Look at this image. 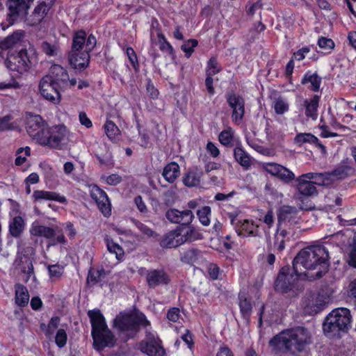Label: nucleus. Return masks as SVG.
<instances>
[{"label":"nucleus","instance_id":"f257e3e1","mask_svg":"<svg viewBox=\"0 0 356 356\" xmlns=\"http://www.w3.org/2000/svg\"><path fill=\"white\" fill-rule=\"evenodd\" d=\"M328 252L325 247L316 245L306 248L296 255L293 261V270L305 275V270H317L315 277L320 278L328 267Z\"/></svg>","mask_w":356,"mask_h":356},{"label":"nucleus","instance_id":"f03ea898","mask_svg":"<svg viewBox=\"0 0 356 356\" xmlns=\"http://www.w3.org/2000/svg\"><path fill=\"white\" fill-rule=\"evenodd\" d=\"M311 342L309 332L303 327H296L280 332L269 341L275 349L302 351Z\"/></svg>","mask_w":356,"mask_h":356},{"label":"nucleus","instance_id":"7ed1b4c3","mask_svg":"<svg viewBox=\"0 0 356 356\" xmlns=\"http://www.w3.org/2000/svg\"><path fill=\"white\" fill-rule=\"evenodd\" d=\"M88 316L91 323V334L95 348L97 350H102L106 347L114 346L116 339L108 329L105 318L100 310H89Z\"/></svg>","mask_w":356,"mask_h":356},{"label":"nucleus","instance_id":"20e7f679","mask_svg":"<svg viewBox=\"0 0 356 356\" xmlns=\"http://www.w3.org/2000/svg\"><path fill=\"white\" fill-rule=\"evenodd\" d=\"M114 325L120 335L125 340L134 337L139 331L140 326L147 327L149 322L143 314H120L114 320Z\"/></svg>","mask_w":356,"mask_h":356},{"label":"nucleus","instance_id":"39448f33","mask_svg":"<svg viewBox=\"0 0 356 356\" xmlns=\"http://www.w3.org/2000/svg\"><path fill=\"white\" fill-rule=\"evenodd\" d=\"M352 316L348 309L337 308L325 318L323 324L324 332L328 337L338 335L340 332H346L350 327Z\"/></svg>","mask_w":356,"mask_h":356},{"label":"nucleus","instance_id":"423d86ee","mask_svg":"<svg viewBox=\"0 0 356 356\" xmlns=\"http://www.w3.org/2000/svg\"><path fill=\"white\" fill-rule=\"evenodd\" d=\"M96 44V38L92 34L88 35L84 51L68 53V60L70 65L79 72L86 69L90 63V53L94 49Z\"/></svg>","mask_w":356,"mask_h":356},{"label":"nucleus","instance_id":"0eeeda50","mask_svg":"<svg viewBox=\"0 0 356 356\" xmlns=\"http://www.w3.org/2000/svg\"><path fill=\"white\" fill-rule=\"evenodd\" d=\"M31 2V0H8L7 2L8 24L5 25L2 23L1 24L2 29L5 30L14 23L25 19Z\"/></svg>","mask_w":356,"mask_h":356},{"label":"nucleus","instance_id":"6e6552de","mask_svg":"<svg viewBox=\"0 0 356 356\" xmlns=\"http://www.w3.org/2000/svg\"><path fill=\"white\" fill-rule=\"evenodd\" d=\"M5 64L11 71L19 74L28 72L31 67V61L28 50L21 49L17 52L8 54Z\"/></svg>","mask_w":356,"mask_h":356},{"label":"nucleus","instance_id":"1a4fd4ad","mask_svg":"<svg viewBox=\"0 0 356 356\" xmlns=\"http://www.w3.org/2000/svg\"><path fill=\"white\" fill-rule=\"evenodd\" d=\"M29 232L32 236L44 237L51 240L50 245H56L58 243L65 244L67 243L62 230L58 229L57 227L54 229L33 222Z\"/></svg>","mask_w":356,"mask_h":356},{"label":"nucleus","instance_id":"9d476101","mask_svg":"<svg viewBox=\"0 0 356 356\" xmlns=\"http://www.w3.org/2000/svg\"><path fill=\"white\" fill-rule=\"evenodd\" d=\"M301 275V274H296L289 266L283 267L275 280V290L282 293H287L293 290L296 281Z\"/></svg>","mask_w":356,"mask_h":356},{"label":"nucleus","instance_id":"9b49d317","mask_svg":"<svg viewBox=\"0 0 356 356\" xmlns=\"http://www.w3.org/2000/svg\"><path fill=\"white\" fill-rule=\"evenodd\" d=\"M67 134V129L66 127L63 125H58L52 127H47L40 144L53 148H58L60 147L62 141L66 138Z\"/></svg>","mask_w":356,"mask_h":356},{"label":"nucleus","instance_id":"f8f14e48","mask_svg":"<svg viewBox=\"0 0 356 356\" xmlns=\"http://www.w3.org/2000/svg\"><path fill=\"white\" fill-rule=\"evenodd\" d=\"M48 125L46 122L38 115H28L26 119V129L29 135L40 144L44 135Z\"/></svg>","mask_w":356,"mask_h":356},{"label":"nucleus","instance_id":"ddd939ff","mask_svg":"<svg viewBox=\"0 0 356 356\" xmlns=\"http://www.w3.org/2000/svg\"><path fill=\"white\" fill-rule=\"evenodd\" d=\"M138 349L148 356H164L165 353L161 341L150 332H147L145 339L138 343Z\"/></svg>","mask_w":356,"mask_h":356},{"label":"nucleus","instance_id":"4468645a","mask_svg":"<svg viewBox=\"0 0 356 356\" xmlns=\"http://www.w3.org/2000/svg\"><path fill=\"white\" fill-rule=\"evenodd\" d=\"M52 81L49 76H44L40 81L39 90L45 99L54 104H58L60 101V88Z\"/></svg>","mask_w":356,"mask_h":356},{"label":"nucleus","instance_id":"2eb2a0df","mask_svg":"<svg viewBox=\"0 0 356 356\" xmlns=\"http://www.w3.org/2000/svg\"><path fill=\"white\" fill-rule=\"evenodd\" d=\"M227 102L232 109V119L234 122L239 124L245 115V100L239 95L229 92L226 95Z\"/></svg>","mask_w":356,"mask_h":356},{"label":"nucleus","instance_id":"dca6fc26","mask_svg":"<svg viewBox=\"0 0 356 356\" xmlns=\"http://www.w3.org/2000/svg\"><path fill=\"white\" fill-rule=\"evenodd\" d=\"M300 216L296 207L284 205L281 207L277 212V222L279 225H284V227H293L300 223Z\"/></svg>","mask_w":356,"mask_h":356},{"label":"nucleus","instance_id":"f3484780","mask_svg":"<svg viewBox=\"0 0 356 356\" xmlns=\"http://www.w3.org/2000/svg\"><path fill=\"white\" fill-rule=\"evenodd\" d=\"M90 196L103 215L109 216L111 213V204L106 193L98 186H93L90 189Z\"/></svg>","mask_w":356,"mask_h":356},{"label":"nucleus","instance_id":"a211bd4d","mask_svg":"<svg viewBox=\"0 0 356 356\" xmlns=\"http://www.w3.org/2000/svg\"><path fill=\"white\" fill-rule=\"evenodd\" d=\"M165 217L170 222L186 226L192 222L194 215L189 209L179 211L176 209H170L166 211Z\"/></svg>","mask_w":356,"mask_h":356},{"label":"nucleus","instance_id":"6ab92c4d","mask_svg":"<svg viewBox=\"0 0 356 356\" xmlns=\"http://www.w3.org/2000/svg\"><path fill=\"white\" fill-rule=\"evenodd\" d=\"M51 79L54 84H56L60 88H64L67 86L69 76L67 71L59 65H53L49 74L45 75Z\"/></svg>","mask_w":356,"mask_h":356},{"label":"nucleus","instance_id":"aec40b11","mask_svg":"<svg viewBox=\"0 0 356 356\" xmlns=\"http://www.w3.org/2000/svg\"><path fill=\"white\" fill-rule=\"evenodd\" d=\"M306 173L296 179V188L300 195L309 197L317 194V190L311 179L306 178Z\"/></svg>","mask_w":356,"mask_h":356},{"label":"nucleus","instance_id":"412c9836","mask_svg":"<svg viewBox=\"0 0 356 356\" xmlns=\"http://www.w3.org/2000/svg\"><path fill=\"white\" fill-rule=\"evenodd\" d=\"M259 226L252 220H243L236 225V231L239 236L255 237L259 235Z\"/></svg>","mask_w":356,"mask_h":356},{"label":"nucleus","instance_id":"4be33fe9","mask_svg":"<svg viewBox=\"0 0 356 356\" xmlns=\"http://www.w3.org/2000/svg\"><path fill=\"white\" fill-rule=\"evenodd\" d=\"M146 281L149 287L154 288L161 284H167L170 280L164 270L154 269L147 271Z\"/></svg>","mask_w":356,"mask_h":356},{"label":"nucleus","instance_id":"5701e85b","mask_svg":"<svg viewBox=\"0 0 356 356\" xmlns=\"http://www.w3.org/2000/svg\"><path fill=\"white\" fill-rule=\"evenodd\" d=\"M182 227H178L177 229L166 234L160 242V245L164 248H176L183 244V241L180 239Z\"/></svg>","mask_w":356,"mask_h":356},{"label":"nucleus","instance_id":"b1692460","mask_svg":"<svg viewBox=\"0 0 356 356\" xmlns=\"http://www.w3.org/2000/svg\"><path fill=\"white\" fill-rule=\"evenodd\" d=\"M32 197L35 202L54 200L60 203H67V199L65 196L52 191L36 190L33 191Z\"/></svg>","mask_w":356,"mask_h":356},{"label":"nucleus","instance_id":"393cba45","mask_svg":"<svg viewBox=\"0 0 356 356\" xmlns=\"http://www.w3.org/2000/svg\"><path fill=\"white\" fill-rule=\"evenodd\" d=\"M306 175L307 176L305 177L311 179L314 186L315 184L318 186H325L332 182L334 172H308L306 173Z\"/></svg>","mask_w":356,"mask_h":356},{"label":"nucleus","instance_id":"a878e982","mask_svg":"<svg viewBox=\"0 0 356 356\" xmlns=\"http://www.w3.org/2000/svg\"><path fill=\"white\" fill-rule=\"evenodd\" d=\"M88 37L83 30L75 31L73 35L71 50L69 52H79L86 49Z\"/></svg>","mask_w":356,"mask_h":356},{"label":"nucleus","instance_id":"bb28decb","mask_svg":"<svg viewBox=\"0 0 356 356\" xmlns=\"http://www.w3.org/2000/svg\"><path fill=\"white\" fill-rule=\"evenodd\" d=\"M179 165L176 162L168 163L163 170V178L169 183H173L179 176Z\"/></svg>","mask_w":356,"mask_h":356},{"label":"nucleus","instance_id":"cd10ccee","mask_svg":"<svg viewBox=\"0 0 356 356\" xmlns=\"http://www.w3.org/2000/svg\"><path fill=\"white\" fill-rule=\"evenodd\" d=\"M15 303L21 307L26 306L29 301V294L26 287L21 284H17L15 286Z\"/></svg>","mask_w":356,"mask_h":356},{"label":"nucleus","instance_id":"c85d7f7f","mask_svg":"<svg viewBox=\"0 0 356 356\" xmlns=\"http://www.w3.org/2000/svg\"><path fill=\"white\" fill-rule=\"evenodd\" d=\"M33 252L31 246L26 245L22 243H18L17 257L15 264L17 266H21L27 261H31L29 255Z\"/></svg>","mask_w":356,"mask_h":356},{"label":"nucleus","instance_id":"c756f323","mask_svg":"<svg viewBox=\"0 0 356 356\" xmlns=\"http://www.w3.org/2000/svg\"><path fill=\"white\" fill-rule=\"evenodd\" d=\"M25 222L22 217L15 216L9 222V233L14 238H18L23 233Z\"/></svg>","mask_w":356,"mask_h":356},{"label":"nucleus","instance_id":"7c9ffc66","mask_svg":"<svg viewBox=\"0 0 356 356\" xmlns=\"http://www.w3.org/2000/svg\"><path fill=\"white\" fill-rule=\"evenodd\" d=\"M320 97L318 95H314L310 99H306L304 102L305 106V115L307 118H311L312 120H316L318 116V108Z\"/></svg>","mask_w":356,"mask_h":356},{"label":"nucleus","instance_id":"2f4dec72","mask_svg":"<svg viewBox=\"0 0 356 356\" xmlns=\"http://www.w3.org/2000/svg\"><path fill=\"white\" fill-rule=\"evenodd\" d=\"M202 259L201 252L199 250L191 248L184 251L181 254L180 260L181 262L190 265L197 263Z\"/></svg>","mask_w":356,"mask_h":356},{"label":"nucleus","instance_id":"473e14b6","mask_svg":"<svg viewBox=\"0 0 356 356\" xmlns=\"http://www.w3.org/2000/svg\"><path fill=\"white\" fill-rule=\"evenodd\" d=\"M202 172L197 169L188 171L183 179V182L188 187L197 186L200 184Z\"/></svg>","mask_w":356,"mask_h":356},{"label":"nucleus","instance_id":"72a5a7b5","mask_svg":"<svg viewBox=\"0 0 356 356\" xmlns=\"http://www.w3.org/2000/svg\"><path fill=\"white\" fill-rule=\"evenodd\" d=\"M295 142L299 145L306 143L316 144L323 153L326 152L325 147L319 143L318 139L314 135L308 133H301L296 135Z\"/></svg>","mask_w":356,"mask_h":356},{"label":"nucleus","instance_id":"f704fd0d","mask_svg":"<svg viewBox=\"0 0 356 356\" xmlns=\"http://www.w3.org/2000/svg\"><path fill=\"white\" fill-rule=\"evenodd\" d=\"M240 312L243 318L247 321H249L252 313V304L250 300L248 299L245 294H239V303Z\"/></svg>","mask_w":356,"mask_h":356},{"label":"nucleus","instance_id":"c9c22d12","mask_svg":"<svg viewBox=\"0 0 356 356\" xmlns=\"http://www.w3.org/2000/svg\"><path fill=\"white\" fill-rule=\"evenodd\" d=\"M107 137L112 141H118L120 139L121 131L118 127L111 120L107 119L104 126Z\"/></svg>","mask_w":356,"mask_h":356},{"label":"nucleus","instance_id":"e433bc0d","mask_svg":"<svg viewBox=\"0 0 356 356\" xmlns=\"http://www.w3.org/2000/svg\"><path fill=\"white\" fill-rule=\"evenodd\" d=\"M302 84L310 83L309 86L310 90L314 92H317L319 90L321 83V78L316 74H311L307 72L305 74L304 77L302 79Z\"/></svg>","mask_w":356,"mask_h":356},{"label":"nucleus","instance_id":"4c0bfd02","mask_svg":"<svg viewBox=\"0 0 356 356\" xmlns=\"http://www.w3.org/2000/svg\"><path fill=\"white\" fill-rule=\"evenodd\" d=\"M182 231L180 235V239L183 241V244L186 242H192L202 238V235L195 231L192 227L184 228L181 226Z\"/></svg>","mask_w":356,"mask_h":356},{"label":"nucleus","instance_id":"58836bf2","mask_svg":"<svg viewBox=\"0 0 356 356\" xmlns=\"http://www.w3.org/2000/svg\"><path fill=\"white\" fill-rule=\"evenodd\" d=\"M234 157L241 165L248 168L250 167L252 162L248 154L241 147H236L234 149Z\"/></svg>","mask_w":356,"mask_h":356},{"label":"nucleus","instance_id":"ea45409f","mask_svg":"<svg viewBox=\"0 0 356 356\" xmlns=\"http://www.w3.org/2000/svg\"><path fill=\"white\" fill-rule=\"evenodd\" d=\"M197 215L202 225H209L210 223L211 207L209 206L202 207L197 210Z\"/></svg>","mask_w":356,"mask_h":356},{"label":"nucleus","instance_id":"a19ab883","mask_svg":"<svg viewBox=\"0 0 356 356\" xmlns=\"http://www.w3.org/2000/svg\"><path fill=\"white\" fill-rule=\"evenodd\" d=\"M273 108L277 115H283L289 111V104L285 99L279 97L274 101Z\"/></svg>","mask_w":356,"mask_h":356},{"label":"nucleus","instance_id":"79ce46f5","mask_svg":"<svg viewBox=\"0 0 356 356\" xmlns=\"http://www.w3.org/2000/svg\"><path fill=\"white\" fill-rule=\"evenodd\" d=\"M277 177L286 184L296 179L294 173L283 165H282V170H280Z\"/></svg>","mask_w":356,"mask_h":356},{"label":"nucleus","instance_id":"37998d69","mask_svg":"<svg viewBox=\"0 0 356 356\" xmlns=\"http://www.w3.org/2000/svg\"><path fill=\"white\" fill-rule=\"evenodd\" d=\"M134 223L135 226L147 237L156 238L158 234L152 229L148 227L147 225L142 223L138 220H134Z\"/></svg>","mask_w":356,"mask_h":356},{"label":"nucleus","instance_id":"c03bdc74","mask_svg":"<svg viewBox=\"0 0 356 356\" xmlns=\"http://www.w3.org/2000/svg\"><path fill=\"white\" fill-rule=\"evenodd\" d=\"M198 42L195 39H190L184 42L181 45V50L185 53L186 56L189 58L194 51V48L197 45Z\"/></svg>","mask_w":356,"mask_h":356},{"label":"nucleus","instance_id":"a18cd8bd","mask_svg":"<svg viewBox=\"0 0 356 356\" xmlns=\"http://www.w3.org/2000/svg\"><path fill=\"white\" fill-rule=\"evenodd\" d=\"M220 71L221 67L219 66L216 58L214 57L211 58L207 63L206 74L213 76L220 72Z\"/></svg>","mask_w":356,"mask_h":356},{"label":"nucleus","instance_id":"49530a36","mask_svg":"<svg viewBox=\"0 0 356 356\" xmlns=\"http://www.w3.org/2000/svg\"><path fill=\"white\" fill-rule=\"evenodd\" d=\"M40 47L42 51L49 56H54L58 54V47L56 44H50L47 41H43L41 43Z\"/></svg>","mask_w":356,"mask_h":356},{"label":"nucleus","instance_id":"de8ad7c7","mask_svg":"<svg viewBox=\"0 0 356 356\" xmlns=\"http://www.w3.org/2000/svg\"><path fill=\"white\" fill-rule=\"evenodd\" d=\"M219 141L223 145L227 146L232 143L233 132L232 129H228L220 132L218 136Z\"/></svg>","mask_w":356,"mask_h":356},{"label":"nucleus","instance_id":"09e8293b","mask_svg":"<svg viewBox=\"0 0 356 356\" xmlns=\"http://www.w3.org/2000/svg\"><path fill=\"white\" fill-rule=\"evenodd\" d=\"M49 276L53 280H58L61 277L63 273V266L60 265H49L48 266Z\"/></svg>","mask_w":356,"mask_h":356},{"label":"nucleus","instance_id":"8fccbe9b","mask_svg":"<svg viewBox=\"0 0 356 356\" xmlns=\"http://www.w3.org/2000/svg\"><path fill=\"white\" fill-rule=\"evenodd\" d=\"M263 168L268 173L277 177L280 170H282V165L276 163H266L263 165Z\"/></svg>","mask_w":356,"mask_h":356},{"label":"nucleus","instance_id":"3c124183","mask_svg":"<svg viewBox=\"0 0 356 356\" xmlns=\"http://www.w3.org/2000/svg\"><path fill=\"white\" fill-rule=\"evenodd\" d=\"M49 10V6L45 2L40 3L35 9L34 15H39L38 21H42V19L47 15Z\"/></svg>","mask_w":356,"mask_h":356},{"label":"nucleus","instance_id":"603ef678","mask_svg":"<svg viewBox=\"0 0 356 356\" xmlns=\"http://www.w3.org/2000/svg\"><path fill=\"white\" fill-rule=\"evenodd\" d=\"M107 248L111 253L115 254L118 259H120L124 254L122 248L119 245L112 241H108Z\"/></svg>","mask_w":356,"mask_h":356},{"label":"nucleus","instance_id":"864d4df0","mask_svg":"<svg viewBox=\"0 0 356 356\" xmlns=\"http://www.w3.org/2000/svg\"><path fill=\"white\" fill-rule=\"evenodd\" d=\"M126 54L129 58V60H130L135 71L138 72L139 69V64L138 62L137 56L134 49L132 47H127L126 49Z\"/></svg>","mask_w":356,"mask_h":356},{"label":"nucleus","instance_id":"5fc2aeb1","mask_svg":"<svg viewBox=\"0 0 356 356\" xmlns=\"http://www.w3.org/2000/svg\"><path fill=\"white\" fill-rule=\"evenodd\" d=\"M318 44L320 48L330 51L334 47V42L332 39L321 37L318 40Z\"/></svg>","mask_w":356,"mask_h":356},{"label":"nucleus","instance_id":"6e6d98bb","mask_svg":"<svg viewBox=\"0 0 356 356\" xmlns=\"http://www.w3.org/2000/svg\"><path fill=\"white\" fill-rule=\"evenodd\" d=\"M67 338L65 331L63 329H59L57 331L55 339L56 344L60 348L65 346L67 342Z\"/></svg>","mask_w":356,"mask_h":356},{"label":"nucleus","instance_id":"4d7b16f0","mask_svg":"<svg viewBox=\"0 0 356 356\" xmlns=\"http://www.w3.org/2000/svg\"><path fill=\"white\" fill-rule=\"evenodd\" d=\"M208 273L211 280H216L218 279L220 268L219 267L213 263H211L207 266Z\"/></svg>","mask_w":356,"mask_h":356},{"label":"nucleus","instance_id":"13d9d810","mask_svg":"<svg viewBox=\"0 0 356 356\" xmlns=\"http://www.w3.org/2000/svg\"><path fill=\"white\" fill-rule=\"evenodd\" d=\"M350 246L348 263L350 266L356 268V235L354 236L353 244Z\"/></svg>","mask_w":356,"mask_h":356},{"label":"nucleus","instance_id":"bf43d9fd","mask_svg":"<svg viewBox=\"0 0 356 356\" xmlns=\"http://www.w3.org/2000/svg\"><path fill=\"white\" fill-rule=\"evenodd\" d=\"M167 318L172 322H177L179 318V309L176 307L170 309L167 313Z\"/></svg>","mask_w":356,"mask_h":356},{"label":"nucleus","instance_id":"052dcab7","mask_svg":"<svg viewBox=\"0 0 356 356\" xmlns=\"http://www.w3.org/2000/svg\"><path fill=\"white\" fill-rule=\"evenodd\" d=\"M10 119L11 118L10 115H6L0 118V131L8 130L12 128V126L10 124Z\"/></svg>","mask_w":356,"mask_h":356},{"label":"nucleus","instance_id":"680f3d73","mask_svg":"<svg viewBox=\"0 0 356 356\" xmlns=\"http://www.w3.org/2000/svg\"><path fill=\"white\" fill-rule=\"evenodd\" d=\"M60 323V318L58 316L52 317L48 324L47 333L51 334L55 329H56Z\"/></svg>","mask_w":356,"mask_h":356},{"label":"nucleus","instance_id":"e2e57ef3","mask_svg":"<svg viewBox=\"0 0 356 356\" xmlns=\"http://www.w3.org/2000/svg\"><path fill=\"white\" fill-rule=\"evenodd\" d=\"M26 264V266L23 267L22 272L26 275L24 280L27 282L30 277V276L33 274V266L32 264L31 261H27L24 262Z\"/></svg>","mask_w":356,"mask_h":356},{"label":"nucleus","instance_id":"0e129e2a","mask_svg":"<svg viewBox=\"0 0 356 356\" xmlns=\"http://www.w3.org/2000/svg\"><path fill=\"white\" fill-rule=\"evenodd\" d=\"M274 247L278 251H282L285 248V238H282L277 234L275 235Z\"/></svg>","mask_w":356,"mask_h":356},{"label":"nucleus","instance_id":"69168bd1","mask_svg":"<svg viewBox=\"0 0 356 356\" xmlns=\"http://www.w3.org/2000/svg\"><path fill=\"white\" fill-rule=\"evenodd\" d=\"M207 150L210 155L214 158H216L220 154L219 149L212 142H208L207 144Z\"/></svg>","mask_w":356,"mask_h":356},{"label":"nucleus","instance_id":"338daca9","mask_svg":"<svg viewBox=\"0 0 356 356\" xmlns=\"http://www.w3.org/2000/svg\"><path fill=\"white\" fill-rule=\"evenodd\" d=\"M79 118L80 123L86 128H90L92 127L91 120L88 118L85 112H81L79 113Z\"/></svg>","mask_w":356,"mask_h":356},{"label":"nucleus","instance_id":"774afa93","mask_svg":"<svg viewBox=\"0 0 356 356\" xmlns=\"http://www.w3.org/2000/svg\"><path fill=\"white\" fill-rule=\"evenodd\" d=\"M310 49L309 47H304L293 54V58L300 61L305 58V55L309 52Z\"/></svg>","mask_w":356,"mask_h":356}]
</instances>
